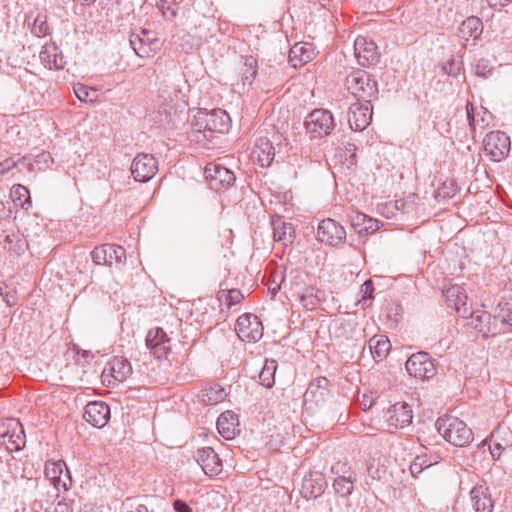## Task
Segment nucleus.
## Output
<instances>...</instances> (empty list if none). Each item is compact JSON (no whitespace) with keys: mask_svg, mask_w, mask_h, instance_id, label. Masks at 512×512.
Listing matches in <instances>:
<instances>
[{"mask_svg":"<svg viewBox=\"0 0 512 512\" xmlns=\"http://www.w3.org/2000/svg\"><path fill=\"white\" fill-rule=\"evenodd\" d=\"M368 347L375 360H382L389 354L391 343L386 336L378 335L370 338Z\"/></svg>","mask_w":512,"mask_h":512,"instance_id":"nucleus-34","label":"nucleus"},{"mask_svg":"<svg viewBox=\"0 0 512 512\" xmlns=\"http://www.w3.org/2000/svg\"><path fill=\"white\" fill-rule=\"evenodd\" d=\"M355 481L356 474L351 471L347 475L337 477L334 480L333 488L338 495L346 497L352 493Z\"/></svg>","mask_w":512,"mask_h":512,"instance_id":"nucleus-37","label":"nucleus"},{"mask_svg":"<svg viewBox=\"0 0 512 512\" xmlns=\"http://www.w3.org/2000/svg\"><path fill=\"white\" fill-rule=\"evenodd\" d=\"M443 295L449 307L454 308L459 316L468 318L470 314L468 295L462 286L450 284L443 290Z\"/></svg>","mask_w":512,"mask_h":512,"instance_id":"nucleus-15","label":"nucleus"},{"mask_svg":"<svg viewBox=\"0 0 512 512\" xmlns=\"http://www.w3.org/2000/svg\"><path fill=\"white\" fill-rule=\"evenodd\" d=\"M445 73L449 75H457L460 71V67L455 64L454 60L449 61L444 67H443Z\"/></svg>","mask_w":512,"mask_h":512,"instance_id":"nucleus-51","label":"nucleus"},{"mask_svg":"<svg viewBox=\"0 0 512 512\" xmlns=\"http://www.w3.org/2000/svg\"><path fill=\"white\" fill-rule=\"evenodd\" d=\"M373 107L370 101L357 102L350 106L348 111V123L352 130H364L372 120Z\"/></svg>","mask_w":512,"mask_h":512,"instance_id":"nucleus-16","label":"nucleus"},{"mask_svg":"<svg viewBox=\"0 0 512 512\" xmlns=\"http://www.w3.org/2000/svg\"><path fill=\"white\" fill-rule=\"evenodd\" d=\"M277 367L278 365L275 360H265L263 368L259 374V380L261 385H263L266 388H271L274 385Z\"/></svg>","mask_w":512,"mask_h":512,"instance_id":"nucleus-39","label":"nucleus"},{"mask_svg":"<svg viewBox=\"0 0 512 512\" xmlns=\"http://www.w3.org/2000/svg\"><path fill=\"white\" fill-rule=\"evenodd\" d=\"M433 462L428 460L426 456H417L410 465L412 476L417 477L424 469L432 466Z\"/></svg>","mask_w":512,"mask_h":512,"instance_id":"nucleus-46","label":"nucleus"},{"mask_svg":"<svg viewBox=\"0 0 512 512\" xmlns=\"http://www.w3.org/2000/svg\"><path fill=\"white\" fill-rule=\"evenodd\" d=\"M317 238L322 243L339 246L346 239V231L342 225L331 218L322 220L317 228Z\"/></svg>","mask_w":512,"mask_h":512,"instance_id":"nucleus-13","label":"nucleus"},{"mask_svg":"<svg viewBox=\"0 0 512 512\" xmlns=\"http://www.w3.org/2000/svg\"><path fill=\"white\" fill-rule=\"evenodd\" d=\"M257 75V60L252 57L248 56L245 58L244 61V68L241 74V81L243 86L250 87L255 80Z\"/></svg>","mask_w":512,"mask_h":512,"instance_id":"nucleus-42","label":"nucleus"},{"mask_svg":"<svg viewBox=\"0 0 512 512\" xmlns=\"http://www.w3.org/2000/svg\"><path fill=\"white\" fill-rule=\"evenodd\" d=\"M368 470H369V473L371 474L372 478H380V475H375L372 473V467H369Z\"/></svg>","mask_w":512,"mask_h":512,"instance_id":"nucleus-59","label":"nucleus"},{"mask_svg":"<svg viewBox=\"0 0 512 512\" xmlns=\"http://www.w3.org/2000/svg\"><path fill=\"white\" fill-rule=\"evenodd\" d=\"M495 321L512 326V300H501L494 311Z\"/></svg>","mask_w":512,"mask_h":512,"instance_id":"nucleus-40","label":"nucleus"},{"mask_svg":"<svg viewBox=\"0 0 512 512\" xmlns=\"http://www.w3.org/2000/svg\"><path fill=\"white\" fill-rule=\"evenodd\" d=\"M329 394V380L325 377H318L311 381L305 394V403L315 405L323 404Z\"/></svg>","mask_w":512,"mask_h":512,"instance_id":"nucleus-24","label":"nucleus"},{"mask_svg":"<svg viewBox=\"0 0 512 512\" xmlns=\"http://www.w3.org/2000/svg\"><path fill=\"white\" fill-rule=\"evenodd\" d=\"M511 142L509 136L502 131H492L483 140L484 153L492 161L499 162L510 152Z\"/></svg>","mask_w":512,"mask_h":512,"instance_id":"nucleus-5","label":"nucleus"},{"mask_svg":"<svg viewBox=\"0 0 512 512\" xmlns=\"http://www.w3.org/2000/svg\"><path fill=\"white\" fill-rule=\"evenodd\" d=\"M10 197L15 205L24 209H28L31 206L29 190L21 184L12 186L10 190Z\"/></svg>","mask_w":512,"mask_h":512,"instance_id":"nucleus-38","label":"nucleus"},{"mask_svg":"<svg viewBox=\"0 0 512 512\" xmlns=\"http://www.w3.org/2000/svg\"><path fill=\"white\" fill-rule=\"evenodd\" d=\"M406 370L409 375L419 379H429L436 373L434 362L426 352L411 355L406 361Z\"/></svg>","mask_w":512,"mask_h":512,"instance_id":"nucleus-10","label":"nucleus"},{"mask_svg":"<svg viewBox=\"0 0 512 512\" xmlns=\"http://www.w3.org/2000/svg\"><path fill=\"white\" fill-rule=\"evenodd\" d=\"M273 294H275L277 292V290L279 289V286H276V287H273V288H269Z\"/></svg>","mask_w":512,"mask_h":512,"instance_id":"nucleus-61","label":"nucleus"},{"mask_svg":"<svg viewBox=\"0 0 512 512\" xmlns=\"http://www.w3.org/2000/svg\"><path fill=\"white\" fill-rule=\"evenodd\" d=\"M347 90L357 99L363 102L370 101L376 97L378 87L375 80L365 70L357 69L352 71L345 81Z\"/></svg>","mask_w":512,"mask_h":512,"instance_id":"nucleus-3","label":"nucleus"},{"mask_svg":"<svg viewBox=\"0 0 512 512\" xmlns=\"http://www.w3.org/2000/svg\"><path fill=\"white\" fill-rule=\"evenodd\" d=\"M192 126V137L195 141H202L201 135L209 140L213 133L228 132L230 117L222 109H213L211 111L201 109L194 116Z\"/></svg>","mask_w":512,"mask_h":512,"instance_id":"nucleus-1","label":"nucleus"},{"mask_svg":"<svg viewBox=\"0 0 512 512\" xmlns=\"http://www.w3.org/2000/svg\"><path fill=\"white\" fill-rule=\"evenodd\" d=\"M0 294L3 296L5 302L7 303L8 306L15 305V303H16L15 297L13 295L4 294L1 286H0Z\"/></svg>","mask_w":512,"mask_h":512,"instance_id":"nucleus-55","label":"nucleus"},{"mask_svg":"<svg viewBox=\"0 0 512 512\" xmlns=\"http://www.w3.org/2000/svg\"><path fill=\"white\" fill-rule=\"evenodd\" d=\"M235 331L243 341L256 342L263 336V326L256 315L243 314L236 322Z\"/></svg>","mask_w":512,"mask_h":512,"instance_id":"nucleus-11","label":"nucleus"},{"mask_svg":"<svg viewBox=\"0 0 512 512\" xmlns=\"http://www.w3.org/2000/svg\"><path fill=\"white\" fill-rule=\"evenodd\" d=\"M467 117L471 128L475 130L476 127L479 126V120L475 118L474 108L472 105H467Z\"/></svg>","mask_w":512,"mask_h":512,"instance_id":"nucleus-50","label":"nucleus"},{"mask_svg":"<svg viewBox=\"0 0 512 512\" xmlns=\"http://www.w3.org/2000/svg\"><path fill=\"white\" fill-rule=\"evenodd\" d=\"M157 8L161 11L163 17L166 20H173L177 16V11L173 7V1L172 0H159L157 3Z\"/></svg>","mask_w":512,"mask_h":512,"instance_id":"nucleus-47","label":"nucleus"},{"mask_svg":"<svg viewBox=\"0 0 512 512\" xmlns=\"http://www.w3.org/2000/svg\"><path fill=\"white\" fill-rule=\"evenodd\" d=\"M84 419L92 426L102 428L110 419V408L102 401L89 402L85 407Z\"/></svg>","mask_w":512,"mask_h":512,"instance_id":"nucleus-21","label":"nucleus"},{"mask_svg":"<svg viewBox=\"0 0 512 512\" xmlns=\"http://www.w3.org/2000/svg\"><path fill=\"white\" fill-rule=\"evenodd\" d=\"M44 474L58 493L66 492L72 487L71 474L63 460L46 461ZM57 497L59 498V494Z\"/></svg>","mask_w":512,"mask_h":512,"instance_id":"nucleus-4","label":"nucleus"},{"mask_svg":"<svg viewBox=\"0 0 512 512\" xmlns=\"http://www.w3.org/2000/svg\"><path fill=\"white\" fill-rule=\"evenodd\" d=\"M29 25L31 26V32L37 37H44L50 33V27L47 23V16L45 14L37 12H30L27 16Z\"/></svg>","mask_w":512,"mask_h":512,"instance_id":"nucleus-35","label":"nucleus"},{"mask_svg":"<svg viewBox=\"0 0 512 512\" xmlns=\"http://www.w3.org/2000/svg\"><path fill=\"white\" fill-rule=\"evenodd\" d=\"M196 460L206 475L216 476L222 471V461L211 447L199 449Z\"/></svg>","mask_w":512,"mask_h":512,"instance_id":"nucleus-23","label":"nucleus"},{"mask_svg":"<svg viewBox=\"0 0 512 512\" xmlns=\"http://www.w3.org/2000/svg\"><path fill=\"white\" fill-rule=\"evenodd\" d=\"M27 157H8L0 162V177L7 175L10 171L24 164L28 169L32 166L30 162L26 163Z\"/></svg>","mask_w":512,"mask_h":512,"instance_id":"nucleus-43","label":"nucleus"},{"mask_svg":"<svg viewBox=\"0 0 512 512\" xmlns=\"http://www.w3.org/2000/svg\"><path fill=\"white\" fill-rule=\"evenodd\" d=\"M471 501L476 512H492L494 503L488 487L478 484L470 492Z\"/></svg>","mask_w":512,"mask_h":512,"instance_id":"nucleus-30","label":"nucleus"},{"mask_svg":"<svg viewBox=\"0 0 512 512\" xmlns=\"http://www.w3.org/2000/svg\"><path fill=\"white\" fill-rule=\"evenodd\" d=\"M374 286L371 280L364 282L362 286L363 299H371L373 297Z\"/></svg>","mask_w":512,"mask_h":512,"instance_id":"nucleus-49","label":"nucleus"},{"mask_svg":"<svg viewBox=\"0 0 512 512\" xmlns=\"http://www.w3.org/2000/svg\"><path fill=\"white\" fill-rule=\"evenodd\" d=\"M239 419L237 414L232 411L223 412L217 420L218 432L225 439H233L237 433Z\"/></svg>","mask_w":512,"mask_h":512,"instance_id":"nucleus-32","label":"nucleus"},{"mask_svg":"<svg viewBox=\"0 0 512 512\" xmlns=\"http://www.w3.org/2000/svg\"><path fill=\"white\" fill-rule=\"evenodd\" d=\"M483 31L482 21L478 17H468L464 20L460 27V34L463 38L477 39Z\"/></svg>","mask_w":512,"mask_h":512,"instance_id":"nucleus-36","label":"nucleus"},{"mask_svg":"<svg viewBox=\"0 0 512 512\" xmlns=\"http://www.w3.org/2000/svg\"><path fill=\"white\" fill-rule=\"evenodd\" d=\"M293 296H296L300 305L307 311L316 310L322 302L326 301L325 291L314 286L292 288Z\"/></svg>","mask_w":512,"mask_h":512,"instance_id":"nucleus-18","label":"nucleus"},{"mask_svg":"<svg viewBox=\"0 0 512 512\" xmlns=\"http://www.w3.org/2000/svg\"><path fill=\"white\" fill-rule=\"evenodd\" d=\"M26 443V437L21 423L17 419H8L0 424V444L10 452L21 450Z\"/></svg>","mask_w":512,"mask_h":512,"instance_id":"nucleus-6","label":"nucleus"},{"mask_svg":"<svg viewBox=\"0 0 512 512\" xmlns=\"http://www.w3.org/2000/svg\"><path fill=\"white\" fill-rule=\"evenodd\" d=\"M468 317L471 319V325L484 336L495 335L499 332L497 321L493 318L491 321L490 313L484 310L471 311Z\"/></svg>","mask_w":512,"mask_h":512,"instance_id":"nucleus-26","label":"nucleus"},{"mask_svg":"<svg viewBox=\"0 0 512 512\" xmlns=\"http://www.w3.org/2000/svg\"><path fill=\"white\" fill-rule=\"evenodd\" d=\"M92 260L97 265H112L113 261L122 262L125 258V250L115 244H103L95 247L91 252Z\"/></svg>","mask_w":512,"mask_h":512,"instance_id":"nucleus-20","label":"nucleus"},{"mask_svg":"<svg viewBox=\"0 0 512 512\" xmlns=\"http://www.w3.org/2000/svg\"><path fill=\"white\" fill-rule=\"evenodd\" d=\"M315 56L316 50L313 44L308 42H299L294 44L290 49L289 62L296 68L312 61Z\"/></svg>","mask_w":512,"mask_h":512,"instance_id":"nucleus-28","label":"nucleus"},{"mask_svg":"<svg viewBox=\"0 0 512 512\" xmlns=\"http://www.w3.org/2000/svg\"><path fill=\"white\" fill-rule=\"evenodd\" d=\"M78 355H79V356L81 355V356H82L83 358H85V359H88V358H91V357H92V355H91V354H90V352H88V351H82L81 353H78Z\"/></svg>","mask_w":512,"mask_h":512,"instance_id":"nucleus-58","label":"nucleus"},{"mask_svg":"<svg viewBox=\"0 0 512 512\" xmlns=\"http://www.w3.org/2000/svg\"><path fill=\"white\" fill-rule=\"evenodd\" d=\"M412 418V410L405 402L395 403L387 411V422L391 429H399L409 425Z\"/></svg>","mask_w":512,"mask_h":512,"instance_id":"nucleus-22","label":"nucleus"},{"mask_svg":"<svg viewBox=\"0 0 512 512\" xmlns=\"http://www.w3.org/2000/svg\"><path fill=\"white\" fill-rule=\"evenodd\" d=\"M224 298V302L228 307L239 304L243 299L244 295L238 289H231L227 293H222L221 298Z\"/></svg>","mask_w":512,"mask_h":512,"instance_id":"nucleus-48","label":"nucleus"},{"mask_svg":"<svg viewBox=\"0 0 512 512\" xmlns=\"http://www.w3.org/2000/svg\"><path fill=\"white\" fill-rule=\"evenodd\" d=\"M173 506L175 512H192V509L182 500H176Z\"/></svg>","mask_w":512,"mask_h":512,"instance_id":"nucleus-53","label":"nucleus"},{"mask_svg":"<svg viewBox=\"0 0 512 512\" xmlns=\"http://www.w3.org/2000/svg\"><path fill=\"white\" fill-rule=\"evenodd\" d=\"M251 156L261 167H268L275 156L272 142L267 138H259L254 144Z\"/></svg>","mask_w":512,"mask_h":512,"instance_id":"nucleus-29","label":"nucleus"},{"mask_svg":"<svg viewBox=\"0 0 512 512\" xmlns=\"http://www.w3.org/2000/svg\"><path fill=\"white\" fill-rule=\"evenodd\" d=\"M38 158L42 160L45 163H48L49 161H52L51 155L49 153L43 152L41 153Z\"/></svg>","mask_w":512,"mask_h":512,"instance_id":"nucleus-57","label":"nucleus"},{"mask_svg":"<svg viewBox=\"0 0 512 512\" xmlns=\"http://www.w3.org/2000/svg\"><path fill=\"white\" fill-rule=\"evenodd\" d=\"M39 57L41 63L50 70H61L65 66L64 56L54 43L45 44Z\"/></svg>","mask_w":512,"mask_h":512,"instance_id":"nucleus-27","label":"nucleus"},{"mask_svg":"<svg viewBox=\"0 0 512 512\" xmlns=\"http://www.w3.org/2000/svg\"><path fill=\"white\" fill-rule=\"evenodd\" d=\"M52 512H72V510L70 509L69 505L65 502V499L62 498L58 500Z\"/></svg>","mask_w":512,"mask_h":512,"instance_id":"nucleus-52","label":"nucleus"},{"mask_svg":"<svg viewBox=\"0 0 512 512\" xmlns=\"http://www.w3.org/2000/svg\"><path fill=\"white\" fill-rule=\"evenodd\" d=\"M374 399L372 397H368L367 395H363V400L361 402V405L363 406V409H370L373 406Z\"/></svg>","mask_w":512,"mask_h":512,"instance_id":"nucleus-56","label":"nucleus"},{"mask_svg":"<svg viewBox=\"0 0 512 512\" xmlns=\"http://www.w3.org/2000/svg\"><path fill=\"white\" fill-rule=\"evenodd\" d=\"M146 346L156 359L166 358L171 351V339L162 328H152L146 336Z\"/></svg>","mask_w":512,"mask_h":512,"instance_id":"nucleus-14","label":"nucleus"},{"mask_svg":"<svg viewBox=\"0 0 512 512\" xmlns=\"http://www.w3.org/2000/svg\"><path fill=\"white\" fill-rule=\"evenodd\" d=\"M130 45L140 58L153 57L160 49L159 40L148 30L142 29L140 33H132L129 38Z\"/></svg>","mask_w":512,"mask_h":512,"instance_id":"nucleus-8","label":"nucleus"},{"mask_svg":"<svg viewBox=\"0 0 512 512\" xmlns=\"http://www.w3.org/2000/svg\"><path fill=\"white\" fill-rule=\"evenodd\" d=\"M205 178L215 191L225 190L235 181L234 173L220 163H209L205 167Z\"/></svg>","mask_w":512,"mask_h":512,"instance_id":"nucleus-9","label":"nucleus"},{"mask_svg":"<svg viewBox=\"0 0 512 512\" xmlns=\"http://www.w3.org/2000/svg\"><path fill=\"white\" fill-rule=\"evenodd\" d=\"M158 171V162L155 157L148 153H139L131 164V173L136 181L147 182L155 176Z\"/></svg>","mask_w":512,"mask_h":512,"instance_id":"nucleus-12","label":"nucleus"},{"mask_svg":"<svg viewBox=\"0 0 512 512\" xmlns=\"http://www.w3.org/2000/svg\"><path fill=\"white\" fill-rule=\"evenodd\" d=\"M227 394L219 385L208 387L202 391V400L208 405H215L225 400Z\"/></svg>","mask_w":512,"mask_h":512,"instance_id":"nucleus-41","label":"nucleus"},{"mask_svg":"<svg viewBox=\"0 0 512 512\" xmlns=\"http://www.w3.org/2000/svg\"><path fill=\"white\" fill-rule=\"evenodd\" d=\"M305 127L312 137H323L330 134L334 129V118L331 112L324 109H316L307 117Z\"/></svg>","mask_w":512,"mask_h":512,"instance_id":"nucleus-7","label":"nucleus"},{"mask_svg":"<svg viewBox=\"0 0 512 512\" xmlns=\"http://www.w3.org/2000/svg\"><path fill=\"white\" fill-rule=\"evenodd\" d=\"M351 226L359 235H370L375 233L379 228V221L371 218L361 212H352L349 215Z\"/></svg>","mask_w":512,"mask_h":512,"instance_id":"nucleus-31","label":"nucleus"},{"mask_svg":"<svg viewBox=\"0 0 512 512\" xmlns=\"http://www.w3.org/2000/svg\"><path fill=\"white\" fill-rule=\"evenodd\" d=\"M436 428L449 443L464 447L473 439L472 430L466 423L454 416H443L436 421Z\"/></svg>","mask_w":512,"mask_h":512,"instance_id":"nucleus-2","label":"nucleus"},{"mask_svg":"<svg viewBox=\"0 0 512 512\" xmlns=\"http://www.w3.org/2000/svg\"><path fill=\"white\" fill-rule=\"evenodd\" d=\"M349 151H354L356 150V147L354 144H348V148H347Z\"/></svg>","mask_w":512,"mask_h":512,"instance_id":"nucleus-60","label":"nucleus"},{"mask_svg":"<svg viewBox=\"0 0 512 512\" xmlns=\"http://www.w3.org/2000/svg\"><path fill=\"white\" fill-rule=\"evenodd\" d=\"M489 5L493 8H502L509 5L512 0H487Z\"/></svg>","mask_w":512,"mask_h":512,"instance_id":"nucleus-54","label":"nucleus"},{"mask_svg":"<svg viewBox=\"0 0 512 512\" xmlns=\"http://www.w3.org/2000/svg\"><path fill=\"white\" fill-rule=\"evenodd\" d=\"M273 238L275 241H281L284 244L292 242L295 230L291 223H287L280 217L272 220Z\"/></svg>","mask_w":512,"mask_h":512,"instance_id":"nucleus-33","label":"nucleus"},{"mask_svg":"<svg viewBox=\"0 0 512 512\" xmlns=\"http://www.w3.org/2000/svg\"><path fill=\"white\" fill-rule=\"evenodd\" d=\"M74 93L76 97L82 102H94L97 96L95 89L89 88L84 84L75 85Z\"/></svg>","mask_w":512,"mask_h":512,"instance_id":"nucleus-44","label":"nucleus"},{"mask_svg":"<svg viewBox=\"0 0 512 512\" xmlns=\"http://www.w3.org/2000/svg\"><path fill=\"white\" fill-rule=\"evenodd\" d=\"M131 373L130 363L122 357H114L105 366L102 372V381L107 385L124 381Z\"/></svg>","mask_w":512,"mask_h":512,"instance_id":"nucleus-17","label":"nucleus"},{"mask_svg":"<svg viewBox=\"0 0 512 512\" xmlns=\"http://www.w3.org/2000/svg\"><path fill=\"white\" fill-rule=\"evenodd\" d=\"M417 196L410 194L407 198L398 199L395 201V207L403 213H411L415 211Z\"/></svg>","mask_w":512,"mask_h":512,"instance_id":"nucleus-45","label":"nucleus"},{"mask_svg":"<svg viewBox=\"0 0 512 512\" xmlns=\"http://www.w3.org/2000/svg\"><path fill=\"white\" fill-rule=\"evenodd\" d=\"M354 52L358 63L363 67L377 63L379 58L376 44L365 36L355 39Z\"/></svg>","mask_w":512,"mask_h":512,"instance_id":"nucleus-19","label":"nucleus"},{"mask_svg":"<svg viewBox=\"0 0 512 512\" xmlns=\"http://www.w3.org/2000/svg\"><path fill=\"white\" fill-rule=\"evenodd\" d=\"M326 487L327 481L324 475L314 472L304 477L301 493L307 499L317 498L324 493Z\"/></svg>","mask_w":512,"mask_h":512,"instance_id":"nucleus-25","label":"nucleus"}]
</instances>
